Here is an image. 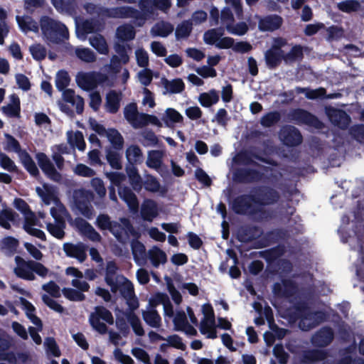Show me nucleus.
I'll list each match as a JSON object with an SVG mask.
<instances>
[{"mask_svg":"<svg viewBox=\"0 0 364 364\" xmlns=\"http://www.w3.org/2000/svg\"><path fill=\"white\" fill-rule=\"evenodd\" d=\"M280 198L279 192L274 188L256 186L252 188L250 193L235 197L231 203V208L237 215H248L257 221H268L273 218V212L265 207L278 203Z\"/></svg>","mask_w":364,"mask_h":364,"instance_id":"obj_1","label":"nucleus"},{"mask_svg":"<svg viewBox=\"0 0 364 364\" xmlns=\"http://www.w3.org/2000/svg\"><path fill=\"white\" fill-rule=\"evenodd\" d=\"M40 26L43 37L50 43L60 44L69 37L66 26L48 16L41 18Z\"/></svg>","mask_w":364,"mask_h":364,"instance_id":"obj_2","label":"nucleus"},{"mask_svg":"<svg viewBox=\"0 0 364 364\" xmlns=\"http://www.w3.org/2000/svg\"><path fill=\"white\" fill-rule=\"evenodd\" d=\"M4 136L6 140L4 149L17 153L24 168L31 176L38 179L40 172L31 156L26 149H21L19 141L14 136L8 133L4 134Z\"/></svg>","mask_w":364,"mask_h":364,"instance_id":"obj_3","label":"nucleus"},{"mask_svg":"<svg viewBox=\"0 0 364 364\" xmlns=\"http://www.w3.org/2000/svg\"><path fill=\"white\" fill-rule=\"evenodd\" d=\"M15 260L17 267L14 272L18 278L33 281L36 279L34 273L43 278L48 274L49 269L41 262L34 260L26 261L18 256L16 257Z\"/></svg>","mask_w":364,"mask_h":364,"instance_id":"obj_4","label":"nucleus"},{"mask_svg":"<svg viewBox=\"0 0 364 364\" xmlns=\"http://www.w3.org/2000/svg\"><path fill=\"white\" fill-rule=\"evenodd\" d=\"M94 193L85 188L76 189L73 191V198L75 208L87 219H92L95 215L91 202L94 200Z\"/></svg>","mask_w":364,"mask_h":364,"instance_id":"obj_5","label":"nucleus"},{"mask_svg":"<svg viewBox=\"0 0 364 364\" xmlns=\"http://www.w3.org/2000/svg\"><path fill=\"white\" fill-rule=\"evenodd\" d=\"M104 321L109 325L114 323V317L112 312L103 306H97L89 316V323L92 328L100 334L104 335L108 331L107 325L101 322Z\"/></svg>","mask_w":364,"mask_h":364,"instance_id":"obj_6","label":"nucleus"},{"mask_svg":"<svg viewBox=\"0 0 364 364\" xmlns=\"http://www.w3.org/2000/svg\"><path fill=\"white\" fill-rule=\"evenodd\" d=\"M289 116L291 119L297 124H305L317 129L324 127V124L316 115L304 109H293Z\"/></svg>","mask_w":364,"mask_h":364,"instance_id":"obj_7","label":"nucleus"},{"mask_svg":"<svg viewBox=\"0 0 364 364\" xmlns=\"http://www.w3.org/2000/svg\"><path fill=\"white\" fill-rule=\"evenodd\" d=\"M264 173L260 171L248 167L235 168L232 173V179L237 183H252L261 181Z\"/></svg>","mask_w":364,"mask_h":364,"instance_id":"obj_8","label":"nucleus"},{"mask_svg":"<svg viewBox=\"0 0 364 364\" xmlns=\"http://www.w3.org/2000/svg\"><path fill=\"white\" fill-rule=\"evenodd\" d=\"M96 225L100 230H109L119 242L123 241V226L117 221L111 220L107 214H100L97 218Z\"/></svg>","mask_w":364,"mask_h":364,"instance_id":"obj_9","label":"nucleus"},{"mask_svg":"<svg viewBox=\"0 0 364 364\" xmlns=\"http://www.w3.org/2000/svg\"><path fill=\"white\" fill-rule=\"evenodd\" d=\"M109 16L117 18H133L136 19L139 26L144 25L150 17L149 15L131 6H120L110 10Z\"/></svg>","mask_w":364,"mask_h":364,"instance_id":"obj_10","label":"nucleus"},{"mask_svg":"<svg viewBox=\"0 0 364 364\" xmlns=\"http://www.w3.org/2000/svg\"><path fill=\"white\" fill-rule=\"evenodd\" d=\"M38 164L44 174L52 181L60 183L63 179L62 174L56 170L48 156L43 152L36 154Z\"/></svg>","mask_w":364,"mask_h":364,"instance_id":"obj_11","label":"nucleus"},{"mask_svg":"<svg viewBox=\"0 0 364 364\" xmlns=\"http://www.w3.org/2000/svg\"><path fill=\"white\" fill-rule=\"evenodd\" d=\"M297 286L291 279H282V283L275 282L272 286V293L278 298H289L296 292Z\"/></svg>","mask_w":364,"mask_h":364,"instance_id":"obj_12","label":"nucleus"},{"mask_svg":"<svg viewBox=\"0 0 364 364\" xmlns=\"http://www.w3.org/2000/svg\"><path fill=\"white\" fill-rule=\"evenodd\" d=\"M258 21V29L262 32H273L281 28L283 18L277 14H269L260 17L256 16Z\"/></svg>","mask_w":364,"mask_h":364,"instance_id":"obj_13","label":"nucleus"},{"mask_svg":"<svg viewBox=\"0 0 364 364\" xmlns=\"http://www.w3.org/2000/svg\"><path fill=\"white\" fill-rule=\"evenodd\" d=\"M334 338V332L330 326H323L311 337V342L314 347L325 348L329 346Z\"/></svg>","mask_w":364,"mask_h":364,"instance_id":"obj_14","label":"nucleus"},{"mask_svg":"<svg viewBox=\"0 0 364 364\" xmlns=\"http://www.w3.org/2000/svg\"><path fill=\"white\" fill-rule=\"evenodd\" d=\"M280 138L283 144L289 147L299 145L303 140L301 132L294 126H289L282 129Z\"/></svg>","mask_w":364,"mask_h":364,"instance_id":"obj_15","label":"nucleus"},{"mask_svg":"<svg viewBox=\"0 0 364 364\" xmlns=\"http://www.w3.org/2000/svg\"><path fill=\"white\" fill-rule=\"evenodd\" d=\"M87 245L80 242L77 244L65 242L63 246V251L68 257L75 258L80 262H83L87 258Z\"/></svg>","mask_w":364,"mask_h":364,"instance_id":"obj_16","label":"nucleus"},{"mask_svg":"<svg viewBox=\"0 0 364 364\" xmlns=\"http://www.w3.org/2000/svg\"><path fill=\"white\" fill-rule=\"evenodd\" d=\"M117 270L118 267L114 261L107 262L105 281L110 287L111 291L114 294L117 293L120 287V282L118 280L119 277L117 276Z\"/></svg>","mask_w":364,"mask_h":364,"instance_id":"obj_17","label":"nucleus"},{"mask_svg":"<svg viewBox=\"0 0 364 364\" xmlns=\"http://www.w3.org/2000/svg\"><path fill=\"white\" fill-rule=\"evenodd\" d=\"M118 194L119 198L127 205L132 212H138L139 207V200L137 196L131 188L127 186L119 187Z\"/></svg>","mask_w":364,"mask_h":364,"instance_id":"obj_18","label":"nucleus"},{"mask_svg":"<svg viewBox=\"0 0 364 364\" xmlns=\"http://www.w3.org/2000/svg\"><path fill=\"white\" fill-rule=\"evenodd\" d=\"M328 116L331 122L341 129H346L350 123V116L343 110L332 109L328 112Z\"/></svg>","mask_w":364,"mask_h":364,"instance_id":"obj_19","label":"nucleus"},{"mask_svg":"<svg viewBox=\"0 0 364 364\" xmlns=\"http://www.w3.org/2000/svg\"><path fill=\"white\" fill-rule=\"evenodd\" d=\"M125 171L132 188L136 193H139L143 188L144 181L137 167L132 164H126Z\"/></svg>","mask_w":364,"mask_h":364,"instance_id":"obj_20","label":"nucleus"},{"mask_svg":"<svg viewBox=\"0 0 364 364\" xmlns=\"http://www.w3.org/2000/svg\"><path fill=\"white\" fill-rule=\"evenodd\" d=\"M50 214L55 219L56 224L48 223L47 230L52 236L61 240L65 237V223L63 219L57 215L55 208H51Z\"/></svg>","mask_w":364,"mask_h":364,"instance_id":"obj_21","label":"nucleus"},{"mask_svg":"<svg viewBox=\"0 0 364 364\" xmlns=\"http://www.w3.org/2000/svg\"><path fill=\"white\" fill-rule=\"evenodd\" d=\"M254 159H257L260 161L267 162V161L262 156L249 151H241L237 154L235 161L237 164L243 166H253L262 168L264 170H267V167L260 165Z\"/></svg>","mask_w":364,"mask_h":364,"instance_id":"obj_22","label":"nucleus"},{"mask_svg":"<svg viewBox=\"0 0 364 364\" xmlns=\"http://www.w3.org/2000/svg\"><path fill=\"white\" fill-rule=\"evenodd\" d=\"M20 220L19 215L10 208H3L0 211V226L6 230L11 228L10 223L18 226Z\"/></svg>","mask_w":364,"mask_h":364,"instance_id":"obj_23","label":"nucleus"},{"mask_svg":"<svg viewBox=\"0 0 364 364\" xmlns=\"http://www.w3.org/2000/svg\"><path fill=\"white\" fill-rule=\"evenodd\" d=\"M122 95L121 92L114 90H109L105 97V109L110 114H116L121 105Z\"/></svg>","mask_w":364,"mask_h":364,"instance_id":"obj_24","label":"nucleus"},{"mask_svg":"<svg viewBox=\"0 0 364 364\" xmlns=\"http://www.w3.org/2000/svg\"><path fill=\"white\" fill-rule=\"evenodd\" d=\"M141 216L144 221L151 222L158 215L156 203L151 199H146L141 206Z\"/></svg>","mask_w":364,"mask_h":364,"instance_id":"obj_25","label":"nucleus"},{"mask_svg":"<svg viewBox=\"0 0 364 364\" xmlns=\"http://www.w3.org/2000/svg\"><path fill=\"white\" fill-rule=\"evenodd\" d=\"M63 92V99L65 102L75 105L76 112L78 114L84 110V100L82 97L75 96V92L72 89H65Z\"/></svg>","mask_w":364,"mask_h":364,"instance_id":"obj_26","label":"nucleus"},{"mask_svg":"<svg viewBox=\"0 0 364 364\" xmlns=\"http://www.w3.org/2000/svg\"><path fill=\"white\" fill-rule=\"evenodd\" d=\"M326 313L322 311H311V318L309 319L307 324H304V320L299 322V327L304 331H308L318 326L326 320Z\"/></svg>","mask_w":364,"mask_h":364,"instance_id":"obj_27","label":"nucleus"},{"mask_svg":"<svg viewBox=\"0 0 364 364\" xmlns=\"http://www.w3.org/2000/svg\"><path fill=\"white\" fill-rule=\"evenodd\" d=\"M161 80L165 89V91L163 92L164 95L167 93L178 94L182 92L185 90V84L181 78H176L172 80H169L164 77Z\"/></svg>","mask_w":364,"mask_h":364,"instance_id":"obj_28","label":"nucleus"},{"mask_svg":"<svg viewBox=\"0 0 364 364\" xmlns=\"http://www.w3.org/2000/svg\"><path fill=\"white\" fill-rule=\"evenodd\" d=\"M11 103L1 107L4 114L10 117H19L21 114V102L16 94L10 95Z\"/></svg>","mask_w":364,"mask_h":364,"instance_id":"obj_29","label":"nucleus"},{"mask_svg":"<svg viewBox=\"0 0 364 364\" xmlns=\"http://www.w3.org/2000/svg\"><path fill=\"white\" fill-rule=\"evenodd\" d=\"M328 352L323 349H310L304 352L303 360L307 364L315 362L324 361L328 357Z\"/></svg>","mask_w":364,"mask_h":364,"instance_id":"obj_30","label":"nucleus"},{"mask_svg":"<svg viewBox=\"0 0 364 364\" xmlns=\"http://www.w3.org/2000/svg\"><path fill=\"white\" fill-rule=\"evenodd\" d=\"M165 127L173 128L176 123H181L183 120V116L173 108H167L161 117Z\"/></svg>","mask_w":364,"mask_h":364,"instance_id":"obj_31","label":"nucleus"},{"mask_svg":"<svg viewBox=\"0 0 364 364\" xmlns=\"http://www.w3.org/2000/svg\"><path fill=\"white\" fill-rule=\"evenodd\" d=\"M127 164H141L143 162L144 156L141 149L138 145H130L126 150Z\"/></svg>","mask_w":364,"mask_h":364,"instance_id":"obj_32","label":"nucleus"},{"mask_svg":"<svg viewBox=\"0 0 364 364\" xmlns=\"http://www.w3.org/2000/svg\"><path fill=\"white\" fill-rule=\"evenodd\" d=\"M284 53L272 50L271 48L264 53V60L266 65L269 69H274L278 67L282 60H284Z\"/></svg>","mask_w":364,"mask_h":364,"instance_id":"obj_33","label":"nucleus"},{"mask_svg":"<svg viewBox=\"0 0 364 364\" xmlns=\"http://www.w3.org/2000/svg\"><path fill=\"white\" fill-rule=\"evenodd\" d=\"M16 22L23 33H28V31L37 32L38 31V23L33 19L30 16H16Z\"/></svg>","mask_w":364,"mask_h":364,"instance_id":"obj_34","label":"nucleus"},{"mask_svg":"<svg viewBox=\"0 0 364 364\" xmlns=\"http://www.w3.org/2000/svg\"><path fill=\"white\" fill-rule=\"evenodd\" d=\"M76 82L78 87L85 91L95 89V82L92 72L77 75Z\"/></svg>","mask_w":364,"mask_h":364,"instance_id":"obj_35","label":"nucleus"},{"mask_svg":"<svg viewBox=\"0 0 364 364\" xmlns=\"http://www.w3.org/2000/svg\"><path fill=\"white\" fill-rule=\"evenodd\" d=\"M111 147H107L105 149L106 159L109 166L116 170H120L122 168V155L119 152Z\"/></svg>","mask_w":364,"mask_h":364,"instance_id":"obj_36","label":"nucleus"},{"mask_svg":"<svg viewBox=\"0 0 364 364\" xmlns=\"http://www.w3.org/2000/svg\"><path fill=\"white\" fill-rule=\"evenodd\" d=\"M173 26L167 21H161L156 23L151 29V33L154 36L167 37L173 31Z\"/></svg>","mask_w":364,"mask_h":364,"instance_id":"obj_37","label":"nucleus"},{"mask_svg":"<svg viewBox=\"0 0 364 364\" xmlns=\"http://www.w3.org/2000/svg\"><path fill=\"white\" fill-rule=\"evenodd\" d=\"M164 152L160 150H151L148 151V157L146 161V166L155 170L161 168L163 164Z\"/></svg>","mask_w":364,"mask_h":364,"instance_id":"obj_38","label":"nucleus"},{"mask_svg":"<svg viewBox=\"0 0 364 364\" xmlns=\"http://www.w3.org/2000/svg\"><path fill=\"white\" fill-rule=\"evenodd\" d=\"M107 137L112 144V149L117 151H121L123 149L124 140L117 129L114 128L109 129L107 132Z\"/></svg>","mask_w":364,"mask_h":364,"instance_id":"obj_39","label":"nucleus"},{"mask_svg":"<svg viewBox=\"0 0 364 364\" xmlns=\"http://www.w3.org/2000/svg\"><path fill=\"white\" fill-rule=\"evenodd\" d=\"M296 315L300 318L299 321L304 320V324H307L309 319L311 318V309L308 304L304 301H297L294 306Z\"/></svg>","mask_w":364,"mask_h":364,"instance_id":"obj_40","label":"nucleus"},{"mask_svg":"<svg viewBox=\"0 0 364 364\" xmlns=\"http://www.w3.org/2000/svg\"><path fill=\"white\" fill-rule=\"evenodd\" d=\"M142 317L147 325L152 328H159L161 325V318L156 309L142 311Z\"/></svg>","mask_w":364,"mask_h":364,"instance_id":"obj_41","label":"nucleus"},{"mask_svg":"<svg viewBox=\"0 0 364 364\" xmlns=\"http://www.w3.org/2000/svg\"><path fill=\"white\" fill-rule=\"evenodd\" d=\"M54 8L60 13L71 14L75 11V0H50Z\"/></svg>","mask_w":364,"mask_h":364,"instance_id":"obj_42","label":"nucleus"},{"mask_svg":"<svg viewBox=\"0 0 364 364\" xmlns=\"http://www.w3.org/2000/svg\"><path fill=\"white\" fill-rule=\"evenodd\" d=\"M116 35L121 41H130L134 39L136 31L132 26L124 24L117 28Z\"/></svg>","mask_w":364,"mask_h":364,"instance_id":"obj_43","label":"nucleus"},{"mask_svg":"<svg viewBox=\"0 0 364 364\" xmlns=\"http://www.w3.org/2000/svg\"><path fill=\"white\" fill-rule=\"evenodd\" d=\"M198 101L204 107H210L219 101L218 92L212 89L208 92H203L199 95Z\"/></svg>","mask_w":364,"mask_h":364,"instance_id":"obj_44","label":"nucleus"},{"mask_svg":"<svg viewBox=\"0 0 364 364\" xmlns=\"http://www.w3.org/2000/svg\"><path fill=\"white\" fill-rule=\"evenodd\" d=\"M90 44L100 54L106 55L109 52L105 38L101 34H96L89 38Z\"/></svg>","mask_w":364,"mask_h":364,"instance_id":"obj_45","label":"nucleus"},{"mask_svg":"<svg viewBox=\"0 0 364 364\" xmlns=\"http://www.w3.org/2000/svg\"><path fill=\"white\" fill-rule=\"evenodd\" d=\"M149 258L152 265L156 268H157L160 264H165L167 261L166 253L157 247L149 251Z\"/></svg>","mask_w":364,"mask_h":364,"instance_id":"obj_46","label":"nucleus"},{"mask_svg":"<svg viewBox=\"0 0 364 364\" xmlns=\"http://www.w3.org/2000/svg\"><path fill=\"white\" fill-rule=\"evenodd\" d=\"M304 58V50L301 45L294 46L291 50L284 53V60L286 63H294L297 60H301Z\"/></svg>","mask_w":364,"mask_h":364,"instance_id":"obj_47","label":"nucleus"},{"mask_svg":"<svg viewBox=\"0 0 364 364\" xmlns=\"http://www.w3.org/2000/svg\"><path fill=\"white\" fill-rule=\"evenodd\" d=\"M193 30V23L189 21H183L179 23L175 31V36L177 40L188 38Z\"/></svg>","mask_w":364,"mask_h":364,"instance_id":"obj_48","label":"nucleus"},{"mask_svg":"<svg viewBox=\"0 0 364 364\" xmlns=\"http://www.w3.org/2000/svg\"><path fill=\"white\" fill-rule=\"evenodd\" d=\"M296 89L297 93H305L306 97L309 100H316L318 98L322 99L325 97L326 94V90L323 87L311 90L309 88L297 87Z\"/></svg>","mask_w":364,"mask_h":364,"instance_id":"obj_49","label":"nucleus"},{"mask_svg":"<svg viewBox=\"0 0 364 364\" xmlns=\"http://www.w3.org/2000/svg\"><path fill=\"white\" fill-rule=\"evenodd\" d=\"M257 230L256 227L244 226L237 230V240L241 242H247L252 241L255 237L254 232Z\"/></svg>","mask_w":364,"mask_h":364,"instance_id":"obj_50","label":"nucleus"},{"mask_svg":"<svg viewBox=\"0 0 364 364\" xmlns=\"http://www.w3.org/2000/svg\"><path fill=\"white\" fill-rule=\"evenodd\" d=\"M70 77L68 73L65 70H60L56 73L55 84L59 91H63L69 85Z\"/></svg>","mask_w":364,"mask_h":364,"instance_id":"obj_51","label":"nucleus"},{"mask_svg":"<svg viewBox=\"0 0 364 364\" xmlns=\"http://www.w3.org/2000/svg\"><path fill=\"white\" fill-rule=\"evenodd\" d=\"M360 6V2L357 0H346L337 4L338 9L347 14L359 11Z\"/></svg>","mask_w":364,"mask_h":364,"instance_id":"obj_52","label":"nucleus"},{"mask_svg":"<svg viewBox=\"0 0 364 364\" xmlns=\"http://www.w3.org/2000/svg\"><path fill=\"white\" fill-rule=\"evenodd\" d=\"M0 166L11 173H18L21 171L15 164L14 161L6 154L0 151Z\"/></svg>","mask_w":364,"mask_h":364,"instance_id":"obj_53","label":"nucleus"},{"mask_svg":"<svg viewBox=\"0 0 364 364\" xmlns=\"http://www.w3.org/2000/svg\"><path fill=\"white\" fill-rule=\"evenodd\" d=\"M139 111L137 105L135 102H130L127 104L124 108V116L126 120L132 125L136 121Z\"/></svg>","mask_w":364,"mask_h":364,"instance_id":"obj_54","label":"nucleus"},{"mask_svg":"<svg viewBox=\"0 0 364 364\" xmlns=\"http://www.w3.org/2000/svg\"><path fill=\"white\" fill-rule=\"evenodd\" d=\"M29 51L33 58L36 61L44 60L47 55L46 47L41 43H34L29 47Z\"/></svg>","mask_w":364,"mask_h":364,"instance_id":"obj_55","label":"nucleus"},{"mask_svg":"<svg viewBox=\"0 0 364 364\" xmlns=\"http://www.w3.org/2000/svg\"><path fill=\"white\" fill-rule=\"evenodd\" d=\"M11 346L9 341L5 338L0 337V359L12 361L16 360L14 353H4Z\"/></svg>","mask_w":364,"mask_h":364,"instance_id":"obj_56","label":"nucleus"},{"mask_svg":"<svg viewBox=\"0 0 364 364\" xmlns=\"http://www.w3.org/2000/svg\"><path fill=\"white\" fill-rule=\"evenodd\" d=\"M281 119L279 112H269L264 114L261 119V124L264 127H271L278 123Z\"/></svg>","mask_w":364,"mask_h":364,"instance_id":"obj_57","label":"nucleus"},{"mask_svg":"<svg viewBox=\"0 0 364 364\" xmlns=\"http://www.w3.org/2000/svg\"><path fill=\"white\" fill-rule=\"evenodd\" d=\"M127 319L136 336H142L144 335V330L141 326V321L134 313H129L127 315Z\"/></svg>","mask_w":364,"mask_h":364,"instance_id":"obj_58","label":"nucleus"},{"mask_svg":"<svg viewBox=\"0 0 364 364\" xmlns=\"http://www.w3.org/2000/svg\"><path fill=\"white\" fill-rule=\"evenodd\" d=\"M122 279H124V282H120V287L118 291H120L122 296L124 299L133 297L135 294L132 283L123 276H122Z\"/></svg>","mask_w":364,"mask_h":364,"instance_id":"obj_59","label":"nucleus"},{"mask_svg":"<svg viewBox=\"0 0 364 364\" xmlns=\"http://www.w3.org/2000/svg\"><path fill=\"white\" fill-rule=\"evenodd\" d=\"M62 292L66 299L72 301H82L85 299V294L77 289L64 287Z\"/></svg>","mask_w":364,"mask_h":364,"instance_id":"obj_60","label":"nucleus"},{"mask_svg":"<svg viewBox=\"0 0 364 364\" xmlns=\"http://www.w3.org/2000/svg\"><path fill=\"white\" fill-rule=\"evenodd\" d=\"M132 252L135 260L144 259L146 256L144 245L140 241L136 240L131 243Z\"/></svg>","mask_w":364,"mask_h":364,"instance_id":"obj_61","label":"nucleus"},{"mask_svg":"<svg viewBox=\"0 0 364 364\" xmlns=\"http://www.w3.org/2000/svg\"><path fill=\"white\" fill-rule=\"evenodd\" d=\"M106 177L110 181L111 185L117 186L118 189L119 187H123L122 183L126 180V175L121 172L110 171L105 173Z\"/></svg>","mask_w":364,"mask_h":364,"instance_id":"obj_62","label":"nucleus"},{"mask_svg":"<svg viewBox=\"0 0 364 364\" xmlns=\"http://www.w3.org/2000/svg\"><path fill=\"white\" fill-rule=\"evenodd\" d=\"M76 56L85 63H93L96 60L95 53L90 48H77Z\"/></svg>","mask_w":364,"mask_h":364,"instance_id":"obj_63","label":"nucleus"},{"mask_svg":"<svg viewBox=\"0 0 364 364\" xmlns=\"http://www.w3.org/2000/svg\"><path fill=\"white\" fill-rule=\"evenodd\" d=\"M273 354L279 364H287L289 355L287 353L282 344H276L273 348Z\"/></svg>","mask_w":364,"mask_h":364,"instance_id":"obj_64","label":"nucleus"}]
</instances>
